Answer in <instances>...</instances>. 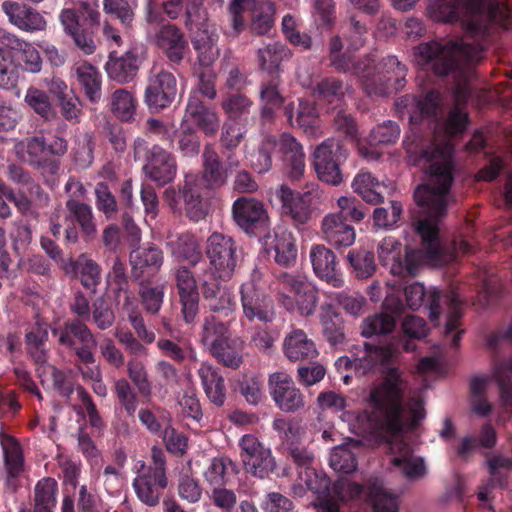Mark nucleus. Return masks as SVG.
<instances>
[{
    "label": "nucleus",
    "mask_w": 512,
    "mask_h": 512,
    "mask_svg": "<svg viewBox=\"0 0 512 512\" xmlns=\"http://www.w3.org/2000/svg\"><path fill=\"white\" fill-rule=\"evenodd\" d=\"M375 67L384 78L389 80V83L396 92L405 87L407 67L396 56L389 55L382 58Z\"/></svg>",
    "instance_id": "obj_55"
},
{
    "label": "nucleus",
    "mask_w": 512,
    "mask_h": 512,
    "mask_svg": "<svg viewBox=\"0 0 512 512\" xmlns=\"http://www.w3.org/2000/svg\"><path fill=\"white\" fill-rule=\"evenodd\" d=\"M240 294L243 312L248 320L257 319L267 323L274 319L271 298L261 292L253 281L243 283L240 287Z\"/></svg>",
    "instance_id": "obj_23"
},
{
    "label": "nucleus",
    "mask_w": 512,
    "mask_h": 512,
    "mask_svg": "<svg viewBox=\"0 0 512 512\" xmlns=\"http://www.w3.org/2000/svg\"><path fill=\"white\" fill-rule=\"evenodd\" d=\"M312 94L319 101L333 103L343 98L345 94L344 83L340 78L334 76L325 77L317 82Z\"/></svg>",
    "instance_id": "obj_63"
},
{
    "label": "nucleus",
    "mask_w": 512,
    "mask_h": 512,
    "mask_svg": "<svg viewBox=\"0 0 512 512\" xmlns=\"http://www.w3.org/2000/svg\"><path fill=\"white\" fill-rule=\"evenodd\" d=\"M404 295L406 304L411 310H417L425 304L432 321L438 320L439 315L446 310L444 335L446 338L451 337L452 347L459 346L461 337L465 333V330L460 328L464 303L454 289L442 291L433 288L426 292L423 284L414 282L404 288Z\"/></svg>",
    "instance_id": "obj_5"
},
{
    "label": "nucleus",
    "mask_w": 512,
    "mask_h": 512,
    "mask_svg": "<svg viewBox=\"0 0 512 512\" xmlns=\"http://www.w3.org/2000/svg\"><path fill=\"white\" fill-rule=\"evenodd\" d=\"M183 193L186 216L193 222L204 219L207 213V207L201 196L199 185L194 180L186 178Z\"/></svg>",
    "instance_id": "obj_51"
},
{
    "label": "nucleus",
    "mask_w": 512,
    "mask_h": 512,
    "mask_svg": "<svg viewBox=\"0 0 512 512\" xmlns=\"http://www.w3.org/2000/svg\"><path fill=\"white\" fill-rule=\"evenodd\" d=\"M272 249L277 264L290 267L296 262V241L290 232L283 231L275 234Z\"/></svg>",
    "instance_id": "obj_54"
},
{
    "label": "nucleus",
    "mask_w": 512,
    "mask_h": 512,
    "mask_svg": "<svg viewBox=\"0 0 512 512\" xmlns=\"http://www.w3.org/2000/svg\"><path fill=\"white\" fill-rule=\"evenodd\" d=\"M283 346L285 355L291 361L310 360L318 355L315 343L300 329L287 335Z\"/></svg>",
    "instance_id": "obj_42"
},
{
    "label": "nucleus",
    "mask_w": 512,
    "mask_h": 512,
    "mask_svg": "<svg viewBox=\"0 0 512 512\" xmlns=\"http://www.w3.org/2000/svg\"><path fill=\"white\" fill-rule=\"evenodd\" d=\"M396 327V318L391 314H375L366 318L361 325V335L365 338L386 336Z\"/></svg>",
    "instance_id": "obj_60"
},
{
    "label": "nucleus",
    "mask_w": 512,
    "mask_h": 512,
    "mask_svg": "<svg viewBox=\"0 0 512 512\" xmlns=\"http://www.w3.org/2000/svg\"><path fill=\"white\" fill-rule=\"evenodd\" d=\"M209 268L217 270L222 280H230L242 260V250L236 241L219 232L212 233L205 248Z\"/></svg>",
    "instance_id": "obj_11"
},
{
    "label": "nucleus",
    "mask_w": 512,
    "mask_h": 512,
    "mask_svg": "<svg viewBox=\"0 0 512 512\" xmlns=\"http://www.w3.org/2000/svg\"><path fill=\"white\" fill-rule=\"evenodd\" d=\"M0 446L3 452L6 482L11 485L24 472L23 448L14 436L5 432L0 433Z\"/></svg>",
    "instance_id": "obj_31"
},
{
    "label": "nucleus",
    "mask_w": 512,
    "mask_h": 512,
    "mask_svg": "<svg viewBox=\"0 0 512 512\" xmlns=\"http://www.w3.org/2000/svg\"><path fill=\"white\" fill-rule=\"evenodd\" d=\"M87 320L78 318L67 320L62 326L52 329V334L58 337L60 345L67 348H75L77 342H94V335L86 325Z\"/></svg>",
    "instance_id": "obj_38"
},
{
    "label": "nucleus",
    "mask_w": 512,
    "mask_h": 512,
    "mask_svg": "<svg viewBox=\"0 0 512 512\" xmlns=\"http://www.w3.org/2000/svg\"><path fill=\"white\" fill-rule=\"evenodd\" d=\"M2 10L11 24L25 32L42 31L46 27V20L42 14L26 4L5 1L2 3Z\"/></svg>",
    "instance_id": "obj_28"
},
{
    "label": "nucleus",
    "mask_w": 512,
    "mask_h": 512,
    "mask_svg": "<svg viewBox=\"0 0 512 512\" xmlns=\"http://www.w3.org/2000/svg\"><path fill=\"white\" fill-rule=\"evenodd\" d=\"M222 278L217 270L205 267L198 272V290L207 307L212 312L231 311L235 305L234 296L221 284Z\"/></svg>",
    "instance_id": "obj_18"
},
{
    "label": "nucleus",
    "mask_w": 512,
    "mask_h": 512,
    "mask_svg": "<svg viewBox=\"0 0 512 512\" xmlns=\"http://www.w3.org/2000/svg\"><path fill=\"white\" fill-rule=\"evenodd\" d=\"M152 463L146 465L139 461L135 466L137 476L133 479V488L138 499L149 507L160 503L164 490L168 486L166 475V456L164 451L153 446L151 449Z\"/></svg>",
    "instance_id": "obj_6"
},
{
    "label": "nucleus",
    "mask_w": 512,
    "mask_h": 512,
    "mask_svg": "<svg viewBox=\"0 0 512 512\" xmlns=\"http://www.w3.org/2000/svg\"><path fill=\"white\" fill-rule=\"evenodd\" d=\"M409 163L424 169L425 182L414 191V200L421 217L416 231L421 238L427 258L441 255L439 222L446 215L452 200L451 187L455 176L454 145L451 141L438 142L435 137L411 129L403 141Z\"/></svg>",
    "instance_id": "obj_2"
},
{
    "label": "nucleus",
    "mask_w": 512,
    "mask_h": 512,
    "mask_svg": "<svg viewBox=\"0 0 512 512\" xmlns=\"http://www.w3.org/2000/svg\"><path fill=\"white\" fill-rule=\"evenodd\" d=\"M130 263L132 278L139 280L144 277L146 271L154 273L160 269L163 264V253L155 245L138 247L130 253Z\"/></svg>",
    "instance_id": "obj_37"
},
{
    "label": "nucleus",
    "mask_w": 512,
    "mask_h": 512,
    "mask_svg": "<svg viewBox=\"0 0 512 512\" xmlns=\"http://www.w3.org/2000/svg\"><path fill=\"white\" fill-rule=\"evenodd\" d=\"M65 208V243L74 245L80 236L87 242L93 240L97 235V224L91 205L79 199H68Z\"/></svg>",
    "instance_id": "obj_13"
},
{
    "label": "nucleus",
    "mask_w": 512,
    "mask_h": 512,
    "mask_svg": "<svg viewBox=\"0 0 512 512\" xmlns=\"http://www.w3.org/2000/svg\"><path fill=\"white\" fill-rule=\"evenodd\" d=\"M2 43L13 51L22 52L24 69L31 73H38L42 68V60L38 50L30 43L20 39L13 33H3Z\"/></svg>",
    "instance_id": "obj_48"
},
{
    "label": "nucleus",
    "mask_w": 512,
    "mask_h": 512,
    "mask_svg": "<svg viewBox=\"0 0 512 512\" xmlns=\"http://www.w3.org/2000/svg\"><path fill=\"white\" fill-rule=\"evenodd\" d=\"M281 76H269L260 83L259 97L262 104L261 116L265 119H271L276 110L285 103V98L281 91Z\"/></svg>",
    "instance_id": "obj_39"
},
{
    "label": "nucleus",
    "mask_w": 512,
    "mask_h": 512,
    "mask_svg": "<svg viewBox=\"0 0 512 512\" xmlns=\"http://www.w3.org/2000/svg\"><path fill=\"white\" fill-rule=\"evenodd\" d=\"M407 408L409 419L404 418L399 374L391 370L385 381L371 390L365 409L357 416V422L363 436L379 444H389L394 455L392 465L399 468L408 480L417 481L427 475L426 464L423 458L413 455V449L407 442L398 438L406 428L416 429L426 412L420 397H411Z\"/></svg>",
    "instance_id": "obj_1"
},
{
    "label": "nucleus",
    "mask_w": 512,
    "mask_h": 512,
    "mask_svg": "<svg viewBox=\"0 0 512 512\" xmlns=\"http://www.w3.org/2000/svg\"><path fill=\"white\" fill-rule=\"evenodd\" d=\"M48 329L36 324L25 335V345L28 355L37 365H44L48 361Z\"/></svg>",
    "instance_id": "obj_49"
},
{
    "label": "nucleus",
    "mask_w": 512,
    "mask_h": 512,
    "mask_svg": "<svg viewBox=\"0 0 512 512\" xmlns=\"http://www.w3.org/2000/svg\"><path fill=\"white\" fill-rule=\"evenodd\" d=\"M9 33L0 28V88L11 90L17 86L19 79V66L12 55L13 49L2 43V34Z\"/></svg>",
    "instance_id": "obj_50"
},
{
    "label": "nucleus",
    "mask_w": 512,
    "mask_h": 512,
    "mask_svg": "<svg viewBox=\"0 0 512 512\" xmlns=\"http://www.w3.org/2000/svg\"><path fill=\"white\" fill-rule=\"evenodd\" d=\"M402 213L401 202L391 200L387 207H377L373 211L374 226L385 230L394 228L400 222Z\"/></svg>",
    "instance_id": "obj_64"
},
{
    "label": "nucleus",
    "mask_w": 512,
    "mask_h": 512,
    "mask_svg": "<svg viewBox=\"0 0 512 512\" xmlns=\"http://www.w3.org/2000/svg\"><path fill=\"white\" fill-rule=\"evenodd\" d=\"M60 20L65 32L73 38L77 47L85 54H92L95 51L92 28L99 25L98 10L83 2L77 9L62 10Z\"/></svg>",
    "instance_id": "obj_10"
},
{
    "label": "nucleus",
    "mask_w": 512,
    "mask_h": 512,
    "mask_svg": "<svg viewBox=\"0 0 512 512\" xmlns=\"http://www.w3.org/2000/svg\"><path fill=\"white\" fill-rule=\"evenodd\" d=\"M268 389L275 405L286 413L296 412L305 405L304 395L286 372L270 374Z\"/></svg>",
    "instance_id": "obj_20"
},
{
    "label": "nucleus",
    "mask_w": 512,
    "mask_h": 512,
    "mask_svg": "<svg viewBox=\"0 0 512 512\" xmlns=\"http://www.w3.org/2000/svg\"><path fill=\"white\" fill-rule=\"evenodd\" d=\"M140 67V59L136 51L128 50L123 54L116 51L109 53L105 63V71L110 80L118 84H126L136 77Z\"/></svg>",
    "instance_id": "obj_27"
},
{
    "label": "nucleus",
    "mask_w": 512,
    "mask_h": 512,
    "mask_svg": "<svg viewBox=\"0 0 512 512\" xmlns=\"http://www.w3.org/2000/svg\"><path fill=\"white\" fill-rule=\"evenodd\" d=\"M396 357V350L391 345H374L370 343H364V350L361 355L350 358L343 356L338 358L335 366L338 370L342 368L346 370L353 369L358 375H366L373 372L378 366L385 367L383 371L385 376L383 380L375 384L370 390L381 384L388 377L391 370H396L399 374L402 389L404 390V383L401 377V372L396 367H389L393 359ZM371 391H369V394Z\"/></svg>",
    "instance_id": "obj_9"
},
{
    "label": "nucleus",
    "mask_w": 512,
    "mask_h": 512,
    "mask_svg": "<svg viewBox=\"0 0 512 512\" xmlns=\"http://www.w3.org/2000/svg\"><path fill=\"white\" fill-rule=\"evenodd\" d=\"M65 271L74 275L79 274L81 284L92 292H95L101 281L100 265L85 254H81L76 260L71 259Z\"/></svg>",
    "instance_id": "obj_44"
},
{
    "label": "nucleus",
    "mask_w": 512,
    "mask_h": 512,
    "mask_svg": "<svg viewBox=\"0 0 512 512\" xmlns=\"http://www.w3.org/2000/svg\"><path fill=\"white\" fill-rule=\"evenodd\" d=\"M201 341L209 349L216 344L229 340V325L214 315L204 318L201 329Z\"/></svg>",
    "instance_id": "obj_57"
},
{
    "label": "nucleus",
    "mask_w": 512,
    "mask_h": 512,
    "mask_svg": "<svg viewBox=\"0 0 512 512\" xmlns=\"http://www.w3.org/2000/svg\"><path fill=\"white\" fill-rule=\"evenodd\" d=\"M155 41L173 68L182 63L189 50L184 33L174 24L162 25L156 33Z\"/></svg>",
    "instance_id": "obj_24"
},
{
    "label": "nucleus",
    "mask_w": 512,
    "mask_h": 512,
    "mask_svg": "<svg viewBox=\"0 0 512 512\" xmlns=\"http://www.w3.org/2000/svg\"><path fill=\"white\" fill-rule=\"evenodd\" d=\"M127 374L138 394L145 399H150L152 396V382L149 379L144 362L137 357H131L127 362Z\"/></svg>",
    "instance_id": "obj_59"
},
{
    "label": "nucleus",
    "mask_w": 512,
    "mask_h": 512,
    "mask_svg": "<svg viewBox=\"0 0 512 512\" xmlns=\"http://www.w3.org/2000/svg\"><path fill=\"white\" fill-rule=\"evenodd\" d=\"M202 158V177L207 187L215 189L223 186L227 181L228 175L213 145H205Z\"/></svg>",
    "instance_id": "obj_43"
},
{
    "label": "nucleus",
    "mask_w": 512,
    "mask_h": 512,
    "mask_svg": "<svg viewBox=\"0 0 512 512\" xmlns=\"http://www.w3.org/2000/svg\"><path fill=\"white\" fill-rule=\"evenodd\" d=\"M177 92V79L173 73L164 69L152 70L147 80L144 101L150 110L160 111L174 102Z\"/></svg>",
    "instance_id": "obj_17"
},
{
    "label": "nucleus",
    "mask_w": 512,
    "mask_h": 512,
    "mask_svg": "<svg viewBox=\"0 0 512 512\" xmlns=\"http://www.w3.org/2000/svg\"><path fill=\"white\" fill-rule=\"evenodd\" d=\"M185 122H191L207 136L214 135L219 128L216 114L207 107L197 94L190 95L185 110Z\"/></svg>",
    "instance_id": "obj_36"
},
{
    "label": "nucleus",
    "mask_w": 512,
    "mask_h": 512,
    "mask_svg": "<svg viewBox=\"0 0 512 512\" xmlns=\"http://www.w3.org/2000/svg\"><path fill=\"white\" fill-rule=\"evenodd\" d=\"M348 153L339 140L329 138L319 144L313 153L312 164L322 182L337 186L343 181L342 163Z\"/></svg>",
    "instance_id": "obj_12"
},
{
    "label": "nucleus",
    "mask_w": 512,
    "mask_h": 512,
    "mask_svg": "<svg viewBox=\"0 0 512 512\" xmlns=\"http://www.w3.org/2000/svg\"><path fill=\"white\" fill-rule=\"evenodd\" d=\"M292 57V51L281 42H272L257 50L259 69L268 76L279 75L283 72V63Z\"/></svg>",
    "instance_id": "obj_32"
},
{
    "label": "nucleus",
    "mask_w": 512,
    "mask_h": 512,
    "mask_svg": "<svg viewBox=\"0 0 512 512\" xmlns=\"http://www.w3.org/2000/svg\"><path fill=\"white\" fill-rule=\"evenodd\" d=\"M77 85L86 99L96 104L102 98V74L88 62L77 63L74 68Z\"/></svg>",
    "instance_id": "obj_33"
},
{
    "label": "nucleus",
    "mask_w": 512,
    "mask_h": 512,
    "mask_svg": "<svg viewBox=\"0 0 512 512\" xmlns=\"http://www.w3.org/2000/svg\"><path fill=\"white\" fill-rule=\"evenodd\" d=\"M284 115L292 126H297L306 134L314 135L319 126V117L314 103L308 100H300L294 116V105L289 103L284 106Z\"/></svg>",
    "instance_id": "obj_41"
},
{
    "label": "nucleus",
    "mask_w": 512,
    "mask_h": 512,
    "mask_svg": "<svg viewBox=\"0 0 512 512\" xmlns=\"http://www.w3.org/2000/svg\"><path fill=\"white\" fill-rule=\"evenodd\" d=\"M276 196L281 202L282 217L299 228L306 225L312 217V195L301 193L282 184L276 189Z\"/></svg>",
    "instance_id": "obj_19"
},
{
    "label": "nucleus",
    "mask_w": 512,
    "mask_h": 512,
    "mask_svg": "<svg viewBox=\"0 0 512 512\" xmlns=\"http://www.w3.org/2000/svg\"><path fill=\"white\" fill-rule=\"evenodd\" d=\"M238 446L240 459L246 473L264 479L275 471L276 461L271 449L260 442L255 435H243Z\"/></svg>",
    "instance_id": "obj_15"
},
{
    "label": "nucleus",
    "mask_w": 512,
    "mask_h": 512,
    "mask_svg": "<svg viewBox=\"0 0 512 512\" xmlns=\"http://www.w3.org/2000/svg\"><path fill=\"white\" fill-rule=\"evenodd\" d=\"M320 322L323 328V335L331 346H338L344 343V323L342 316L332 304H323L320 308Z\"/></svg>",
    "instance_id": "obj_45"
},
{
    "label": "nucleus",
    "mask_w": 512,
    "mask_h": 512,
    "mask_svg": "<svg viewBox=\"0 0 512 512\" xmlns=\"http://www.w3.org/2000/svg\"><path fill=\"white\" fill-rule=\"evenodd\" d=\"M198 376L209 401L216 407H222L227 398V387L220 370L210 364L202 363L198 369Z\"/></svg>",
    "instance_id": "obj_35"
},
{
    "label": "nucleus",
    "mask_w": 512,
    "mask_h": 512,
    "mask_svg": "<svg viewBox=\"0 0 512 512\" xmlns=\"http://www.w3.org/2000/svg\"><path fill=\"white\" fill-rule=\"evenodd\" d=\"M501 341H507L512 346V324L503 331L492 333L487 339V345L492 350H497ZM493 378L498 384L502 404L505 410L510 412L512 410V356L495 365Z\"/></svg>",
    "instance_id": "obj_22"
},
{
    "label": "nucleus",
    "mask_w": 512,
    "mask_h": 512,
    "mask_svg": "<svg viewBox=\"0 0 512 512\" xmlns=\"http://www.w3.org/2000/svg\"><path fill=\"white\" fill-rule=\"evenodd\" d=\"M464 8L471 14L468 31L473 36L484 39L492 26L510 27L511 10L506 0H429L427 13L435 21L454 23Z\"/></svg>",
    "instance_id": "obj_3"
},
{
    "label": "nucleus",
    "mask_w": 512,
    "mask_h": 512,
    "mask_svg": "<svg viewBox=\"0 0 512 512\" xmlns=\"http://www.w3.org/2000/svg\"><path fill=\"white\" fill-rule=\"evenodd\" d=\"M409 102L414 106V110L410 112L412 125L419 124L424 118L431 119L436 127L439 125L441 94L438 91L430 90L421 98L404 96L397 101V105L406 108Z\"/></svg>",
    "instance_id": "obj_26"
},
{
    "label": "nucleus",
    "mask_w": 512,
    "mask_h": 512,
    "mask_svg": "<svg viewBox=\"0 0 512 512\" xmlns=\"http://www.w3.org/2000/svg\"><path fill=\"white\" fill-rule=\"evenodd\" d=\"M277 299L287 310H297L302 316H311L318 303L317 289L299 274L282 272L277 276Z\"/></svg>",
    "instance_id": "obj_7"
},
{
    "label": "nucleus",
    "mask_w": 512,
    "mask_h": 512,
    "mask_svg": "<svg viewBox=\"0 0 512 512\" xmlns=\"http://www.w3.org/2000/svg\"><path fill=\"white\" fill-rule=\"evenodd\" d=\"M235 224L250 236H260L269 229V216L264 204L254 198L241 196L232 205Z\"/></svg>",
    "instance_id": "obj_16"
},
{
    "label": "nucleus",
    "mask_w": 512,
    "mask_h": 512,
    "mask_svg": "<svg viewBox=\"0 0 512 512\" xmlns=\"http://www.w3.org/2000/svg\"><path fill=\"white\" fill-rule=\"evenodd\" d=\"M197 53V59L202 67H210L219 56L215 40L206 30L198 31L191 39Z\"/></svg>",
    "instance_id": "obj_56"
},
{
    "label": "nucleus",
    "mask_w": 512,
    "mask_h": 512,
    "mask_svg": "<svg viewBox=\"0 0 512 512\" xmlns=\"http://www.w3.org/2000/svg\"><path fill=\"white\" fill-rule=\"evenodd\" d=\"M44 136L28 137L15 145L19 160L44 174L56 175L60 169L59 160L47 156Z\"/></svg>",
    "instance_id": "obj_21"
},
{
    "label": "nucleus",
    "mask_w": 512,
    "mask_h": 512,
    "mask_svg": "<svg viewBox=\"0 0 512 512\" xmlns=\"http://www.w3.org/2000/svg\"><path fill=\"white\" fill-rule=\"evenodd\" d=\"M315 275L335 288L342 287V278L336 256L332 250L322 244L312 245L309 253Z\"/></svg>",
    "instance_id": "obj_25"
},
{
    "label": "nucleus",
    "mask_w": 512,
    "mask_h": 512,
    "mask_svg": "<svg viewBox=\"0 0 512 512\" xmlns=\"http://www.w3.org/2000/svg\"><path fill=\"white\" fill-rule=\"evenodd\" d=\"M275 20V5L266 0L255 1L252 8L250 29L256 35L270 32Z\"/></svg>",
    "instance_id": "obj_52"
},
{
    "label": "nucleus",
    "mask_w": 512,
    "mask_h": 512,
    "mask_svg": "<svg viewBox=\"0 0 512 512\" xmlns=\"http://www.w3.org/2000/svg\"><path fill=\"white\" fill-rule=\"evenodd\" d=\"M359 77L364 92L369 96L384 97L396 92L376 67L368 68L365 64Z\"/></svg>",
    "instance_id": "obj_53"
},
{
    "label": "nucleus",
    "mask_w": 512,
    "mask_h": 512,
    "mask_svg": "<svg viewBox=\"0 0 512 512\" xmlns=\"http://www.w3.org/2000/svg\"><path fill=\"white\" fill-rule=\"evenodd\" d=\"M402 245L393 237H385L378 245L377 253L383 266H390L391 274L400 277L415 276L423 259V252L405 248L401 255Z\"/></svg>",
    "instance_id": "obj_14"
},
{
    "label": "nucleus",
    "mask_w": 512,
    "mask_h": 512,
    "mask_svg": "<svg viewBox=\"0 0 512 512\" xmlns=\"http://www.w3.org/2000/svg\"><path fill=\"white\" fill-rule=\"evenodd\" d=\"M8 178L16 184L25 186L31 196H34L40 202L48 201V194L42 187L32 178L29 171L23 167L12 164L8 166Z\"/></svg>",
    "instance_id": "obj_62"
},
{
    "label": "nucleus",
    "mask_w": 512,
    "mask_h": 512,
    "mask_svg": "<svg viewBox=\"0 0 512 512\" xmlns=\"http://www.w3.org/2000/svg\"><path fill=\"white\" fill-rule=\"evenodd\" d=\"M167 245L175 258L186 261L192 266H195L202 259L198 240L192 233H181L175 238H171Z\"/></svg>",
    "instance_id": "obj_46"
},
{
    "label": "nucleus",
    "mask_w": 512,
    "mask_h": 512,
    "mask_svg": "<svg viewBox=\"0 0 512 512\" xmlns=\"http://www.w3.org/2000/svg\"><path fill=\"white\" fill-rule=\"evenodd\" d=\"M239 472V466L230 457L219 456L211 459L203 477L208 486L214 488L229 485L231 476H236Z\"/></svg>",
    "instance_id": "obj_40"
},
{
    "label": "nucleus",
    "mask_w": 512,
    "mask_h": 512,
    "mask_svg": "<svg viewBox=\"0 0 512 512\" xmlns=\"http://www.w3.org/2000/svg\"><path fill=\"white\" fill-rule=\"evenodd\" d=\"M171 144L172 148L180 152L184 157L197 156L201 148V141L197 132L184 124L179 131L174 133Z\"/></svg>",
    "instance_id": "obj_58"
},
{
    "label": "nucleus",
    "mask_w": 512,
    "mask_h": 512,
    "mask_svg": "<svg viewBox=\"0 0 512 512\" xmlns=\"http://www.w3.org/2000/svg\"><path fill=\"white\" fill-rule=\"evenodd\" d=\"M278 146L287 176L291 180H299L305 171V153L302 145L291 134L283 133Z\"/></svg>",
    "instance_id": "obj_29"
},
{
    "label": "nucleus",
    "mask_w": 512,
    "mask_h": 512,
    "mask_svg": "<svg viewBox=\"0 0 512 512\" xmlns=\"http://www.w3.org/2000/svg\"><path fill=\"white\" fill-rule=\"evenodd\" d=\"M253 106V101L242 93L228 94L222 101V108L228 121L237 122L246 119Z\"/></svg>",
    "instance_id": "obj_61"
},
{
    "label": "nucleus",
    "mask_w": 512,
    "mask_h": 512,
    "mask_svg": "<svg viewBox=\"0 0 512 512\" xmlns=\"http://www.w3.org/2000/svg\"><path fill=\"white\" fill-rule=\"evenodd\" d=\"M58 494V482L52 477H44L34 486L32 507H21L19 512H55Z\"/></svg>",
    "instance_id": "obj_34"
},
{
    "label": "nucleus",
    "mask_w": 512,
    "mask_h": 512,
    "mask_svg": "<svg viewBox=\"0 0 512 512\" xmlns=\"http://www.w3.org/2000/svg\"><path fill=\"white\" fill-rule=\"evenodd\" d=\"M135 159L143 158V172L145 176L159 187H164L174 181L177 175V162L175 156L154 144L149 147L148 143L137 138L134 141Z\"/></svg>",
    "instance_id": "obj_8"
},
{
    "label": "nucleus",
    "mask_w": 512,
    "mask_h": 512,
    "mask_svg": "<svg viewBox=\"0 0 512 512\" xmlns=\"http://www.w3.org/2000/svg\"><path fill=\"white\" fill-rule=\"evenodd\" d=\"M482 53V46L463 40H433L420 43L413 49L416 64L438 77L449 74L461 76L466 64L479 61Z\"/></svg>",
    "instance_id": "obj_4"
},
{
    "label": "nucleus",
    "mask_w": 512,
    "mask_h": 512,
    "mask_svg": "<svg viewBox=\"0 0 512 512\" xmlns=\"http://www.w3.org/2000/svg\"><path fill=\"white\" fill-rule=\"evenodd\" d=\"M352 187L366 203L372 205L383 203V194L387 189L385 184L378 181L370 172L358 173L352 182Z\"/></svg>",
    "instance_id": "obj_47"
},
{
    "label": "nucleus",
    "mask_w": 512,
    "mask_h": 512,
    "mask_svg": "<svg viewBox=\"0 0 512 512\" xmlns=\"http://www.w3.org/2000/svg\"><path fill=\"white\" fill-rule=\"evenodd\" d=\"M321 231L322 238L335 248L349 247L355 242L354 227L335 213H329L323 218Z\"/></svg>",
    "instance_id": "obj_30"
}]
</instances>
